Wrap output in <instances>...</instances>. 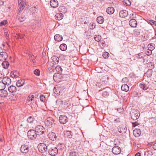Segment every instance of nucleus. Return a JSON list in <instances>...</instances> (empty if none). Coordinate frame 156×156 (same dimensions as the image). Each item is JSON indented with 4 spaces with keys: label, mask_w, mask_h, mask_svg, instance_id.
<instances>
[{
    "label": "nucleus",
    "mask_w": 156,
    "mask_h": 156,
    "mask_svg": "<svg viewBox=\"0 0 156 156\" xmlns=\"http://www.w3.org/2000/svg\"><path fill=\"white\" fill-rule=\"evenodd\" d=\"M35 130L37 134L39 135L43 134L46 131L44 127L41 125L37 126L35 128Z\"/></svg>",
    "instance_id": "1"
},
{
    "label": "nucleus",
    "mask_w": 156,
    "mask_h": 156,
    "mask_svg": "<svg viewBox=\"0 0 156 156\" xmlns=\"http://www.w3.org/2000/svg\"><path fill=\"white\" fill-rule=\"evenodd\" d=\"M130 114L131 118L134 120L137 119L140 116L139 112L133 109L130 112Z\"/></svg>",
    "instance_id": "2"
},
{
    "label": "nucleus",
    "mask_w": 156,
    "mask_h": 156,
    "mask_svg": "<svg viewBox=\"0 0 156 156\" xmlns=\"http://www.w3.org/2000/svg\"><path fill=\"white\" fill-rule=\"evenodd\" d=\"M39 151L41 153H44L48 150L47 146L43 143L39 144L37 146Z\"/></svg>",
    "instance_id": "3"
},
{
    "label": "nucleus",
    "mask_w": 156,
    "mask_h": 156,
    "mask_svg": "<svg viewBox=\"0 0 156 156\" xmlns=\"http://www.w3.org/2000/svg\"><path fill=\"white\" fill-rule=\"evenodd\" d=\"M37 135L35 130L33 129L28 131L27 133L28 137L31 140L35 139L37 136Z\"/></svg>",
    "instance_id": "4"
},
{
    "label": "nucleus",
    "mask_w": 156,
    "mask_h": 156,
    "mask_svg": "<svg viewBox=\"0 0 156 156\" xmlns=\"http://www.w3.org/2000/svg\"><path fill=\"white\" fill-rule=\"evenodd\" d=\"M18 3L19 8L18 9L19 13H18V14H19L21 12V11L24 8L26 3L25 0H19Z\"/></svg>",
    "instance_id": "5"
},
{
    "label": "nucleus",
    "mask_w": 156,
    "mask_h": 156,
    "mask_svg": "<svg viewBox=\"0 0 156 156\" xmlns=\"http://www.w3.org/2000/svg\"><path fill=\"white\" fill-rule=\"evenodd\" d=\"M58 149L57 147H53L49 149L48 152L49 154L51 156H55L58 153Z\"/></svg>",
    "instance_id": "6"
},
{
    "label": "nucleus",
    "mask_w": 156,
    "mask_h": 156,
    "mask_svg": "<svg viewBox=\"0 0 156 156\" xmlns=\"http://www.w3.org/2000/svg\"><path fill=\"white\" fill-rule=\"evenodd\" d=\"M54 120L52 118L48 117L44 121V123L46 126H52L54 122Z\"/></svg>",
    "instance_id": "7"
},
{
    "label": "nucleus",
    "mask_w": 156,
    "mask_h": 156,
    "mask_svg": "<svg viewBox=\"0 0 156 156\" xmlns=\"http://www.w3.org/2000/svg\"><path fill=\"white\" fill-rule=\"evenodd\" d=\"M68 120V119L65 115H61L59 118V121L60 123L63 124L66 123Z\"/></svg>",
    "instance_id": "8"
},
{
    "label": "nucleus",
    "mask_w": 156,
    "mask_h": 156,
    "mask_svg": "<svg viewBox=\"0 0 156 156\" xmlns=\"http://www.w3.org/2000/svg\"><path fill=\"white\" fill-rule=\"evenodd\" d=\"M29 151V148L28 145H23L20 148V151L23 153L26 154Z\"/></svg>",
    "instance_id": "9"
},
{
    "label": "nucleus",
    "mask_w": 156,
    "mask_h": 156,
    "mask_svg": "<svg viewBox=\"0 0 156 156\" xmlns=\"http://www.w3.org/2000/svg\"><path fill=\"white\" fill-rule=\"evenodd\" d=\"M8 57V55L5 52L2 51L0 52V61L2 62L5 60Z\"/></svg>",
    "instance_id": "10"
},
{
    "label": "nucleus",
    "mask_w": 156,
    "mask_h": 156,
    "mask_svg": "<svg viewBox=\"0 0 156 156\" xmlns=\"http://www.w3.org/2000/svg\"><path fill=\"white\" fill-rule=\"evenodd\" d=\"M112 151L113 153L115 154H118L120 153L121 149L119 147L116 146L112 148Z\"/></svg>",
    "instance_id": "11"
},
{
    "label": "nucleus",
    "mask_w": 156,
    "mask_h": 156,
    "mask_svg": "<svg viewBox=\"0 0 156 156\" xmlns=\"http://www.w3.org/2000/svg\"><path fill=\"white\" fill-rule=\"evenodd\" d=\"M2 81L5 86V85H9L11 82V79L8 77H3L2 80Z\"/></svg>",
    "instance_id": "12"
},
{
    "label": "nucleus",
    "mask_w": 156,
    "mask_h": 156,
    "mask_svg": "<svg viewBox=\"0 0 156 156\" xmlns=\"http://www.w3.org/2000/svg\"><path fill=\"white\" fill-rule=\"evenodd\" d=\"M118 130L120 133H125L127 130L126 127H124L122 125H120L119 126L118 128Z\"/></svg>",
    "instance_id": "13"
},
{
    "label": "nucleus",
    "mask_w": 156,
    "mask_h": 156,
    "mask_svg": "<svg viewBox=\"0 0 156 156\" xmlns=\"http://www.w3.org/2000/svg\"><path fill=\"white\" fill-rule=\"evenodd\" d=\"M129 24L133 27H135L137 25V22L136 20L134 19H132L129 21Z\"/></svg>",
    "instance_id": "14"
},
{
    "label": "nucleus",
    "mask_w": 156,
    "mask_h": 156,
    "mask_svg": "<svg viewBox=\"0 0 156 156\" xmlns=\"http://www.w3.org/2000/svg\"><path fill=\"white\" fill-rule=\"evenodd\" d=\"M48 136L49 139L52 141L55 140L57 138L55 134L52 132L48 133Z\"/></svg>",
    "instance_id": "15"
},
{
    "label": "nucleus",
    "mask_w": 156,
    "mask_h": 156,
    "mask_svg": "<svg viewBox=\"0 0 156 156\" xmlns=\"http://www.w3.org/2000/svg\"><path fill=\"white\" fill-rule=\"evenodd\" d=\"M133 134L136 137H139L141 134L140 130L139 129H136L133 131Z\"/></svg>",
    "instance_id": "16"
},
{
    "label": "nucleus",
    "mask_w": 156,
    "mask_h": 156,
    "mask_svg": "<svg viewBox=\"0 0 156 156\" xmlns=\"http://www.w3.org/2000/svg\"><path fill=\"white\" fill-rule=\"evenodd\" d=\"M128 15V12L126 10H122L119 13V15L120 17L122 18H124L127 16Z\"/></svg>",
    "instance_id": "17"
},
{
    "label": "nucleus",
    "mask_w": 156,
    "mask_h": 156,
    "mask_svg": "<svg viewBox=\"0 0 156 156\" xmlns=\"http://www.w3.org/2000/svg\"><path fill=\"white\" fill-rule=\"evenodd\" d=\"M51 6L53 8H56L58 6V2L57 0H51L50 2Z\"/></svg>",
    "instance_id": "18"
},
{
    "label": "nucleus",
    "mask_w": 156,
    "mask_h": 156,
    "mask_svg": "<svg viewBox=\"0 0 156 156\" xmlns=\"http://www.w3.org/2000/svg\"><path fill=\"white\" fill-rule=\"evenodd\" d=\"M103 92L102 94L103 96L104 97H106L109 95V92L110 89L108 88H106L103 89Z\"/></svg>",
    "instance_id": "19"
},
{
    "label": "nucleus",
    "mask_w": 156,
    "mask_h": 156,
    "mask_svg": "<svg viewBox=\"0 0 156 156\" xmlns=\"http://www.w3.org/2000/svg\"><path fill=\"white\" fill-rule=\"evenodd\" d=\"M8 95L7 91L3 90H0V96L1 97H6Z\"/></svg>",
    "instance_id": "20"
},
{
    "label": "nucleus",
    "mask_w": 156,
    "mask_h": 156,
    "mask_svg": "<svg viewBox=\"0 0 156 156\" xmlns=\"http://www.w3.org/2000/svg\"><path fill=\"white\" fill-rule=\"evenodd\" d=\"M102 83L103 84H106L108 83L109 79L106 76L102 77L101 79Z\"/></svg>",
    "instance_id": "21"
},
{
    "label": "nucleus",
    "mask_w": 156,
    "mask_h": 156,
    "mask_svg": "<svg viewBox=\"0 0 156 156\" xmlns=\"http://www.w3.org/2000/svg\"><path fill=\"white\" fill-rule=\"evenodd\" d=\"M51 59L52 60L54 64H58L59 60L58 57L55 55L52 56Z\"/></svg>",
    "instance_id": "22"
},
{
    "label": "nucleus",
    "mask_w": 156,
    "mask_h": 156,
    "mask_svg": "<svg viewBox=\"0 0 156 156\" xmlns=\"http://www.w3.org/2000/svg\"><path fill=\"white\" fill-rule=\"evenodd\" d=\"M25 81L24 80L20 79L17 81L16 83V86L18 87H20L23 86L24 83Z\"/></svg>",
    "instance_id": "23"
},
{
    "label": "nucleus",
    "mask_w": 156,
    "mask_h": 156,
    "mask_svg": "<svg viewBox=\"0 0 156 156\" xmlns=\"http://www.w3.org/2000/svg\"><path fill=\"white\" fill-rule=\"evenodd\" d=\"M114 9L112 7H109L107 9L106 12L107 13L109 14H113L114 12Z\"/></svg>",
    "instance_id": "24"
},
{
    "label": "nucleus",
    "mask_w": 156,
    "mask_h": 156,
    "mask_svg": "<svg viewBox=\"0 0 156 156\" xmlns=\"http://www.w3.org/2000/svg\"><path fill=\"white\" fill-rule=\"evenodd\" d=\"M63 17V15L61 13H57L55 16V18L58 20H62Z\"/></svg>",
    "instance_id": "25"
},
{
    "label": "nucleus",
    "mask_w": 156,
    "mask_h": 156,
    "mask_svg": "<svg viewBox=\"0 0 156 156\" xmlns=\"http://www.w3.org/2000/svg\"><path fill=\"white\" fill-rule=\"evenodd\" d=\"M54 39L56 41H61L62 40V37L59 34H57L55 36Z\"/></svg>",
    "instance_id": "26"
},
{
    "label": "nucleus",
    "mask_w": 156,
    "mask_h": 156,
    "mask_svg": "<svg viewBox=\"0 0 156 156\" xmlns=\"http://www.w3.org/2000/svg\"><path fill=\"white\" fill-rule=\"evenodd\" d=\"M61 75L60 74L56 73H55L53 76V78L55 81H57L58 79H60L61 78Z\"/></svg>",
    "instance_id": "27"
},
{
    "label": "nucleus",
    "mask_w": 156,
    "mask_h": 156,
    "mask_svg": "<svg viewBox=\"0 0 156 156\" xmlns=\"http://www.w3.org/2000/svg\"><path fill=\"white\" fill-rule=\"evenodd\" d=\"M17 89L16 87L14 86H11L8 87L9 91L11 93H14L16 92Z\"/></svg>",
    "instance_id": "28"
},
{
    "label": "nucleus",
    "mask_w": 156,
    "mask_h": 156,
    "mask_svg": "<svg viewBox=\"0 0 156 156\" xmlns=\"http://www.w3.org/2000/svg\"><path fill=\"white\" fill-rule=\"evenodd\" d=\"M121 89L122 91L127 92L129 90V87L127 84L123 85L121 87Z\"/></svg>",
    "instance_id": "29"
},
{
    "label": "nucleus",
    "mask_w": 156,
    "mask_h": 156,
    "mask_svg": "<svg viewBox=\"0 0 156 156\" xmlns=\"http://www.w3.org/2000/svg\"><path fill=\"white\" fill-rule=\"evenodd\" d=\"M2 64V65L3 67L5 69L8 68L9 66V63L8 61L4 60Z\"/></svg>",
    "instance_id": "30"
},
{
    "label": "nucleus",
    "mask_w": 156,
    "mask_h": 156,
    "mask_svg": "<svg viewBox=\"0 0 156 156\" xmlns=\"http://www.w3.org/2000/svg\"><path fill=\"white\" fill-rule=\"evenodd\" d=\"M104 18L102 16H99L97 18V22L100 24H102L104 21Z\"/></svg>",
    "instance_id": "31"
},
{
    "label": "nucleus",
    "mask_w": 156,
    "mask_h": 156,
    "mask_svg": "<svg viewBox=\"0 0 156 156\" xmlns=\"http://www.w3.org/2000/svg\"><path fill=\"white\" fill-rule=\"evenodd\" d=\"M67 10L66 8L64 6H61L59 8V11L63 13H66L67 12Z\"/></svg>",
    "instance_id": "32"
},
{
    "label": "nucleus",
    "mask_w": 156,
    "mask_h": 156,
    "mask_svg": "<svg viewBox=\"0 0 156 156\" xmlns=\"http://www.w3.org/2000/svg\"><path fill=\"white\" fill-rule=\"evenodd\" d=\"M140 87L144 90H147L148 87L145 84L140 83Z\"/></svg>",
    "instance_id": "33"
},
{
    "label": "nucleus",
    "mask_w": 156,
    "mask_h": 156,
    "mask_svg": "<svg viewBox=\"0 0 156 156\" xmlns=\"http://www.w3.org/2000/svg\"><path fill=\"white\" fill-rule=\"evenodd\" d=\"M67 46L64 44H61L60 46V48L62 51H65L67 49Z\"/></svg>",
    "instance_id": "34"
},
{
    "label": "nucleus",
    "mask_w": 156,
    "mask_h": 156,
    "mask_svg": "<svg viewBox=\"0 0 156 156\" xmlns=\"http://www.w3.org/2000/svg\"><path fill=\"white\" fill-rule=\"evenodd\" d=\"M65 135L67 136L69 138H71L72 137V132L71 131H67L65 133Z\"/></svg>",
    "instance_id": "35"
},
{
    "label": "nucleus",
    "mask_w": 156,
    "mask_h": 156,
    "mask_svg": "<svg viewBox=\"0 0 156 156\" xmlns=\"http://www.w3.org/2000/svg\"><path fill=\"white\" fill-rule=\"evenodd\" d=\"M34 119L33 117L30 116L28 117L27 119V121L28 122L31 123L33 122Z\"/></svg>",
    "instance_id": "36"
},
{
    "label": "nucleus",
    "mask_w": 156,
    "mask_h": 156,
    "mask_svg": "<svg viewBox=\"0 0 156 156\" xmlns=\"http://www.w3.org/2000/svg\"><path fill=\"white\" fill-rule=\"evenodd\" d=\"M55 70L57 72L59 73H61L62 72V69L61 66H58L55 68Z\"/></svg>",
    "instance_id": "37"
},
{
    "label": "nucleus",
    "mask_w": 156,
    "mask_h": 156,
    "mask_svg": "<svg viewBox=\"0 0 156 156\" xmlns=\"http://www.w3.org/2000/svg\"><path fill=\"white\" fill-rule=\"evenodd\" d=\"M10 75V76L13 78H17L18 77V76L16 75V71L11 72Z\"/></svg>",
    "instance_id": "38"
},
{
    "label": "nucleus",
    "mask_w": 156,
    "mask_h": 156,
    "mask_svg": "<svg viewBox=\"0 0 156 156\" xmlns=\"http://www.w3.org/2000/svg\"><path fill=\"white\" fill-rule=\"evenodd\" d=\"M95 37H94V39L95 40L97 41H99L101 39V37L100 35H95Z\"/></svg>",
    "instance_id": "39"
},
{
    "label": "nucleus",
    "mask_w": 156,
    "mask_h": 156,
    "mask_svg": "<svg viewBox=\"0 0 156 156\" xmlns=\"http://www.w3.org/2000/svg\"><path fill=\"white\" fill-rule=\"evenodd\" d=\"M121 122V120L119 118L116 117L114 119V123L115 124L119 123Z\"/></svg>",
    "instance_id": "40"
},
{
    "label": "nucleus",
    "mask_w": 156,
    "mask_h": 156,
    "mask_svg": "<svg viewBox=\"0 0 156 156\" xmlns=\"http://www.w3.org/2000/svg\"><path fill=\"white\" fill-rule=\"evenodd\" d=\"M54 68H53L52 66L51 67H49L48 70V72L49 73H53L54 72Z\"/></svg>",
    "instance_id": "41"
},
{
    "label": "nucleus",
    "mask_w": 156,
    "mask_h": 156,
    "mask_svg": "<svg viewBox=\"0 0 156 156\" xmlns=\"http://www.w3.org/2000/svg\"><path fill=\"white\" fill-rule=\"evenodd\" d=\"M154 44H149L148 46V48L149 50L152 51L154 48Z\"/></svg>",
    "instance_id": "42"
},
{
    "label": "nucleus",
    "mask_w": 156,
    "mask_h": 156,
    "mask_svg": "<svg viewBox=\"0 0 156 156\" xmlns=\"http://www.w3.org/2000/svg\"><path fill=\"white\" fill-rule=\"evenodd\" d=\"M5 86L2 81H0V90L4 89L5 88Z\"/></svg>",
    "instance_id": "43"
},
{
    "label": "nucleus",
    "mask_w": 156,
    "mask_h": 156,
    "mask_svg": "<svg viewBox=\"0 0 156 156\" xmlns=\"http://www.w3.org/2000/svg\"><path fill=\"white\" fill-rule=\"evenodd\" d=\"M78 153L75 151H73L70 152L69 154L70 156H77Z\"/></svg>",
    "instance_id": "44"
},
{
    "label": "nucleus",
    "mask_w": 156,
    "mask_h": 156,
    "mask_svg": "<svg viewBox=\"0 0 156 156\" xmlns=\"http://www.w3.org/2000/svg\"><path fill=\"white\" fill-rule=\"evenodd\" d=\"M109 54L108 52H105L103 53L102 56L105 58H107L109 57Z\"/></svg>",
    "instance_id": "45"
},
{
    "label": "nucleus",
    "mask_w": 156,
    "mask_h": 156,
    "mask_svg": "<svg viewBox=\"0 0 156 156\" xmlns=\"http://www.w3.org/2000/svg\"><path fill=\"white\" fill-rule=\"evenodd\" d=\"M34 98V96L33 95H30L27 99V101H31L33 100V99Z\"/></svg>",
    "instance_id": "46"
},
{
    "label": "nucleus",
    "mask_w": 156,
    "mask_h": 156,
    "mask_svg": "<svg viewBox=\"0 0 156 156\" xmlns=\"http://www.w3.org/2000/svg\"><path fill=\"white\" fill-rule=\"evenodd\" d=\"M26 19V18L24 16L22 15L19 18V20L20 21L22 22L24 21Z\"/></svg>",
    "instance_id": "47"
},
{
    "label": "nucleus",
    "mask_w": 156,
    "mask_h": 156,
    "mask_svg": "<svg viewBox=\"0 0 156 156\" xmlns=\"http://www.w3.org/2000/svg\"><path fill=\"white\" fill-rule=\"evenodd\" d=\"M144 55V53L141 52L136 55V57L137 58H142Z\"/></svg>",
    "instance_id": "48"
},
{
    "label": "nucleus",
    "mask_w": 156,
    "mask_h": 156,
    "mask_svg": "<svg viewBox=\"0 0 156 156\" xmlns=\"http://www.w3.org/2000/svg\"><path fill=\"white\" fill-rule=\"evenodd\" d=\"M8 22L6 20H4L0 23V26H5L7 23Z\"/></svg>",
    "instance_id": "49"
},
{
    "label": "nucleus",
    "mask_w": 156,
    "mask_h": 156,
    "mask_svg": "<svg viewBox=\"0 0 156 156\" xmlns=\"http://www.w3.org/2000/svg\"><path fill=\"white\" fill-rule=\"evenodd\" d=\"M100 43L101 44H100V46L101 48H103L105 47L106 44H105V42L104 41L102 40L101 41Z\"/></svg>",
    "instance_id": "50"
},
{
    "label": "nucleus",
    "mask_w": 156,
    "mask_h": 156,
    "mask_svg": "<svg viewBox=\"0 0 156 156\" xmlns=\"http://www.w3.org/2000/svg\"><path fill=\"white\" fill-rule=\"evenodd\" d=\"M133 33L135 35H140V31H139V30L136 29L133 30Z\"/></svg>",
    "instance_id": "51"
},
{
    "label": "nucleus",
    "mask_w": 156,
    "mask_h": 156,
    "mask_svg": "<svg viewBox=\"0 0 156 156\" xmlns=\"http://www.w3.org/2000/svg\"><path fill=\"white\" fill-rule=\"evenodd\" d=\"M34 73L37 76H39L40 75V71L39 69H36L34 71Z\"/></svg>",
    "instance_id": "52"
},
{
    "label": "nucleus",
    "mask_w": 156,
    "mask_h": 156,
    "mask_svg": "<svg viewBox=\"0 0 156 156\" xmlns=\"http://www.w3.org/2000/svg\"><path fill=\"white\" fill-rule=\"evenodd\" d=\"M45 97L44 96V95H41L40 96V100L42 101L43 102L45 100Z\"/></svg>",
    "instance_id": "53"
},
{
    "label": "nucleus",
    "mask_w": 156,
    "mask_h": 156,
    "mask_svg": "<svg viewBox=\"0 0 156 156\" xmlns=\"http://www.w3.org/2000/svg\"><path fill=\"white\" fill-rule=\"evenodd\" d=\"M123 2L128 5H130V2L129 0H124Z\"/></svg>",
    "instance_id": "54"
},
{
    "label": "nucleus",
    "mask_w": 156,
    "mask_h": 156,
    "mask_svg": "<svg viewBox=\"0 0 156 156\" xmlns=\"http://www.w3.org/2000/svg\"><path fill=\"white\" fill-rule=\"evenodd\" d=\"M152 53V51L148 49V51H147L146 52V54L148 55H151Z\"/></svg>",
    "instance_id": "55"
},
{
    "label": "nucleus",
    "mask_w": 156,
    "mask_h": 156,
    "mask_svg": "<svg viewBox=\"0 0 156 156\" xmlns=\"http://www.w3.org/2000/svg\"><path fill=\"white\" fill-rule=\"evenodd\" d=\"M31 58H30V60L31 61H32L33 63H34L35 62V60L34 58V55H31Z\"/></svg>",
    "instance_id": "56"
},
{
    "label": "nucleus",
    "mask_w": 156,
    "mask_h": 156,
    "mask_svg": "<svg viewBox=\"0 0 156 156\" xmlns=\"http://www.w3.org/2000/svg\"><path fill=\"white\" fill-rule=\"evenodd\" d=\"M122 81L124 83H126L128 81V79L126 77L122 79Z\"/></svg>",
    "instance_id": "57"
},
{
    "label": "nucleus",
    "mask_w": 156,
    "mask_h": 156,
    "mask_svg": "<svg viewBox=\"0 0 156 156\" xmlns=\"http://www.w3.org/2000/svg\"><path fill=\"white\" fill-rule=\"evenodd\" d=\"M150 73V74L149 75V77H150L151 75H152V70H148L147 72V73L148 74V73Z\"/></svg>",
    "instance_id": "58"
},
{
    "label": "nucleus",
    "mask_w": 156,
    "mask_h": 156,
    "mask_svg": "<svg viewBox=\"0 0 156 156\" xmlns=\"http://www.w3.org/2000/svg\"><path fill=\"white\" fill-rule=\"evenodd\" d=\"M154 21L152 20H149L147 22L148 23H149L151 25H153V23Z\"/></svg>",
    "instance_id": "59"
},
{
    "label": "nucleus",
    "mask_w": 156,
    "mask_h": 156,
    "mask_svg": "<svg viewBox=\"0 0 156 156\" xmlns=\"http://www.w3.org/2000/svg\"><path fill=\"white\" fill-rule=\"evenodd\" d=\"M153 148L154 150H156V143H155L153 145Z\"/></svg>",
    "instance_id": "60"
},
{
    "label": "nucleus",
    "mask_w": 156,
    "mask_h": 156,
    "mask_svg": "<svg viewBox=\"0 0 156 156\" xmlns=\"http://www.w3.org/2000/svg\"><path fill=\"white\" fill-rule=\"evenodd\" d=\"M136 14H130V16L133 18H134L136 16Z\"/></svg>",
    "instance_id": "61"
},
{
    "label": "nucleus",
    "mask_w": 156,
    "mask_h": 156,
    "mask_svg": "<svg viewBox=\"0 0 156 156\" xmlns=\"http://www.w3.org/2000/svg\"><path fill=\"white\" fill-rule=\"evenodd\" d=\"M18 37L19 38H23V36L21 35V34H19L18 35Z\"/></svg>",
    "instance_id": "62"
},
{
    "label": "nucleus",
    "mask_w": 156,
    "mask_h": 156,
    "mask_svg": "<svg viewBox=\"0 0 156 156\" xmlns=\"http://www.w3.org/2000/svg\"><path fill=\"white\" fill-rule=\"evenodd\" d=\"M135 156H140V153L139 152H137Z\"/></svg>",
    "instance_id": "63"
},
{
    "label": "nucleus",
    "mask_w": 156,
    "mask_h": 156,
    "mask_svg": "<svg viewBox=\"0 0 156 156\" xmlns=\"http://www.w3.org/2000/svg\"><path fill=\"white\" fill-rule=\"evenodd\" d=\"M139 124L137 122H135L134 124V126H138Z\"/></svg>",
    "instance_id": "64"
}]
</instances>
